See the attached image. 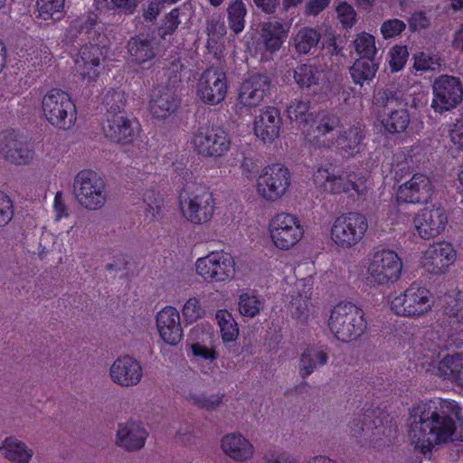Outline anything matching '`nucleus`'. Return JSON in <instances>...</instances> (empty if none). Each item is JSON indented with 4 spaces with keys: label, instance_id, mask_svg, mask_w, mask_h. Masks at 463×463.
<instances>
[{
    "label": "nucleus",
    "instance_id": "obj_1",
    "mask_svg": "<svg viewBox=\"0 0 463 463\" xmlns=\"http://www.w3.org/2000/svg\"><path fill=\"white\" fill-rule=\"evenodd\" d=\"M407 437L415 452L427 455L440 444L463 441L461 408L453 400H430L409 410Z\"/></svg>",
    "mask_w": 463,
    "mask_h": 463
},
{
    "label": "nucleus",
    "instance_id": "obj_2",
    "mask_svg": "<svg viewBox=\"0 0 463 463\" xmlns=\"http://www.w3.org/2000/svg\"><path fill=\"white\" fill-rule=\"evenodd\" d=\"M338 123L334 117L322 118L313 132L306 134V142L317 147L335 146L344 157L359 154L364 149V127L360 123L354 124L335 138L334 131Z\"/></svg>",
    "mask_w": 463,
    "mask_h": 463
},
{
    "label": "nucleus",
    "instance_id": "obj_3",
    "mask_svg": "<svg viewBox=\"0 0 463 463\" xmlns=\"http://www.w3.org/2000/svg\"><path fill=\"white\" fill-rule=\"evenodd\" d=\"M183 175L185 184L180 194L179 203L184 218L193 224L209 222L215 211L212 192L204 184L194 181L192 171L186 169Z\"/></svg>",
    "mask_w": 463,
    "mask_h": 463
},
{
    "label": "nucleus",
    "instance_id": "obj_4",
    "mask_svg": "<svg viewBox=\"0 0 463 463\" xmlns=\"http://www.w3.org/2000/svg\"><path fill=\"white\" fill-rule=\"evenodd\" d=\"M374 105L382 109L378 120L388 134L403 133L410 124V115L406 109L408 100L403 90L394 87L378 90L373 96Z\"/></svg>",
    "mask_w": 463,
    "mask_h": 463
},
{
    "label": "nucleus",
    "instance_id": "obj_5",
    "mask_svg": "<svg viewBox=\"0 0 463 463\" xmlns=\"http://www.w3.org/2000/svg\"><path fill=\"white\" fill-rule=\"evenodd\" d=\"M327 326L336 339L348 343L358 339L365 332L367 323L361 308L351 302L343 301L331 309Z\"/></svg>",
    "mask_w": 463,
    "mask_h": 463
},
{
    "label": "nucleus",
    "instance_id": "obj_6",
    "mask_svg": "<svg viewBox=\"0 0 463 463\" xmlns=\"http://www.w3.org/2000/svg\"><path fill=\"white\" fill-rule=\"evenodd\" d=\"M434 303L430 290L418 282H412L404 291L389 297V306L393 314L414 319L426 317Z\"/></svg>",
    "mask_w": 463,
    "mask_h": 463
},
{
    "label": "nucleus",
    "instance_id": "obj_7",
    "mask_svg": "<svg viewBox=\"0 0 463 463\" xmlns=\"http://www.w3.org/2000/svg\"><path fill=\"white\" fill-rule=\"evenodd\" d=\"M313 179L317 186L332 194L344 193L351 197H360L366 190L363 179L355 173L340 170L330 164L317 167Z\"/></svg>",
    "mask_w": 463,
    "mask_h": 463
},
{
    "label": "nucleus",
    "instance_id": "obj_8",
    "mask_svg": "<svg viewBox=\"0 0 463 463\" xmlns=\"http://www.w3.org/2000/svg\"><path fill=\"white\" fill-rule=\"evenodd\" d=\"M402 269V260L395 250L374 249L367 259L366 283L373 287L394 284L400 279Z\"/></svg>",
    "mask_w": 463,
    "mask_h": 463
},
{
    "label": "nucleus",
    "instance_id": "obj_9",
    "mask_svg": "<svg viewBox=\"0 0 463 463\" xmlns=\"http://www.w3.org/2000/svg\"><path fill=\"white\" fill-rule=\"evenodd\" d=\"M73 194L78 203L89 211L101 209L108 199L105 180L89 169L80 171L73 180Z\"/></svg>",
    "mask_w": 463,
    "mask_h": 463
},
{
    "label": "nucleus",
    "instance_id": "obj_10",
    "mask_svg": "<svg viewBox=\"0 0 463 463\" xmlns=\"http://www.w3.org/2000/svg\"><path fill=\"white\" fill-rule=\"evenodd\" d=\"M44 118L54 128L68 130L77 120L76 105L69 93L53 89L46 93L42 100Z\"/></svg>",
    "mask_w": 463,
    "mask_h": 463
},
{
    "label": "nucleus",
    "instance_id": "obj_11",
    "mask_svg": "<svg viewBox=\"0 0 463 463\" xmlns=\"http://www.w3.org/2000/svg\"><path fill=\"white\" fill-rule=\"evenodd\" d=\"M291 184V175L280 164L265 166L255 182L258 197L265 203H272L285 196Z\"/></svg>",
    "mask_w": 463,
    "mask_h": 463
},
{
    "label": "nucleus",
    "instance_id": "obj_12",
    "mask_svg": "<svg viewBox=\"0 0 463 463\" xmlns=\"http://www.w3.org/2000/svg\"><path fill=\"white\" fill-rule=\"evenodd\" d=\"M368 229L367 218L359 213L350 212L337 216L332 224L330 237L339 248L346 250L357 245Z\"/></svg>",
    "mask_w": 463,
    "mask_h": 463
},
{
    "label": "nucleus",
    "instance_id": "obj_13",
    "mask_svg": "<svg viewBox=\"0 0 463 463\" xmlns=\"http://www.w3.org/2000/svg\"><path fill=\"white\" fill-rule=\"evenodd\" d=\"M269 232L276 248L288 250L302 240L305 230L298 216L280 213L269 221Z\"/></svg>",
    "mask_w": 463,
    "mask_h": 463
},
{
    "label": "nucleus",
    "instance_id": "obj_14",
    "mask_svg": "<svg viewBox=\"0 0 463 463\" xmlns=\"http://www.w3.org/2000/svg\"><path fill=\"white\" fill-rule=\"evenodd\" d=\"M194 150L204 157L219 158L231 148L229 134L220 127L201 126L193 134Z\"/></svg>",
    "mask_w": 463,
    "mask_h": 463
},
{
    "label": "nucleus",
    "instance_id": "obj_15",
    "mask_svg": "<svg viewBox=\"0 0 463 463\" xmlns=\"http://www.w3.org/2000/svg\"><path fill=\"white\" fill-rule=\"evenodd\" d=\"M196 274L208 282H226L234 278L235 260L223 250L213 251L195 262Z\"/></svg>",
    "mask_w": 463,
    "mask_h": 463
},
{
    "label": "nucleus",
    "instance_id": "obj_16",
    "mask_svg": "<svg viewBox=\"0 0 463 463\" xmlns=\"http://www.w3.org/2000/svg\"><path fill=\"white\" fill-rule=\"evenodd\" d=\"M228 92L224 71L215 67L203 71L196 82V96L204 104L215 106L222 103Z\"/></svg>",
    "mask_w": 463,
    "mask_h": 463
},
{
    "label": "nucleus",
    "instance_id": "obj_17",
    "mask_svg": "<svg viewBox=\"0 0 463 463\" xmlns=\"http://www.w3.org/2000/svg\"><path fill=\"white\" fill-rule=\"evenodd\" d=\"M433 99L431 108L435 112L449 111L463 99V84L459 78L450 75H440L432 83Z\"/></svg>",
    "mask_w": 463,
    "mask_h": 463
},
{
    "label": "nucleus",
    "instance_id": "obj_18",
    "mask_svg": "<svg viewBox=\"0 0 463 463\" xmlns=\"http://www.w3.org/2000/svg\"><path fill=\"white\" fill-rule=\"evenodd\" d=\"M448 224L447 211L431 204L418 211L413 217V226L418 235L424 240L433 239L443 232Z\"/></svg>",
    "mask_w": 463,
    "mask_h": 463
},
{
    "label": "nucleus",
    "instance_id": "obj_19",
    "mask_svg": "<svg viewBox=\"0 0 463 463\" xmlns=\"http://www.w3.org/2000/svg\"><path fill=\"white\" fill-rule=\"evenodd\" d=\"M289 25L279 21H269L261 25L260 37L256 42V52L261 61H269L285 42Z\"/></svg>",
    "mask_w": 463,
    "mask_h": 463
},
{
    "label": "nucleus",
    "instance_id": "obj_20",
    "mask_svg": "<svg viewBox=\"0 0 463 463\" xmlns=\"http://www.w3.org/2000/svg\"><path fill=\"white\" fill-rule=\"evenodd\" d=\"M103 131L110 141L117 144L132 143L138 136L140 125L123 112L109 115L103 125Z\"/></svg>",
    "mask_w": 463,
    "mask_h": 463
},
{
    "label": "nucleus",
    "instance_id": "obj_21",
    "mask_svg": "<svg viewBox=\"0 0 463 463\" xmlns=\"http://www.w3.org/2000/svg\"><path fill=\"white\" fill-rule=\"evenodd\" d=\"M109 375L112 383L120 387H133L141 382L143 368L133 356L120 355L109 366Z\"/></svg>",
    "mask_w": 463,
    "mask_h": 463
},
{
    "label": "nucleus",
    "instance_id": "obj_22",
    "mask_svg": "<svg viewBox=\"0 0 463 463\" xmlns=\"http://www.w3.org/2000/svg\"><path fill=\"white\" fill-rule=\"evenodd\" d=\"M0 156L10 164L25 165L33 160L34 153L27 142L7 130L0 133Z\"/></svg>",
    "mask_w": 463,
    "mask_h": 463
},
{
    "label": "nucleus",
    "instance_id": "obj_23",
    "mask_svg": "<svg viewBox=\"0 0 463 463\" xmlns=\"http://www.w3.org/2000/svg\"><path fill=\"white\" fill-rule=\"evenodd\" d=\"M219 446L223 455L236 463L251 461L256 454L253 443L239 431L229 432L222 436Z\"/></svg>",
    "mask_w": 463,
    "mask_h": 463
},
{
    "label": "nucleus",
    "instance_id": "obj_24",
    "mask_svg": "<svg viewBox=\"0 0 463 463\" xmlns=\"http://www.w3.org/2000/svg\"><path fill=\"white\" fill-rule=\"evenodd\" d=\"M270 89V80L265 74H253L245 80L238 93V104L250 109L260 106Z\"/></svg>",
    "mask_w": 463,
    "mask_h": 463
},
{
    "label": "nucleus",
    "instance_id": "obj_25",
    "mask_svg": "<svg viewBox=\"0 0 463 463\" xmlns=\"http://www.w3.org/2000/svg\"><path fill=\"white\" fill-rule=\"evenodd\" d=\"M456 256V250L450 243L435 242L423 252L421 266L429 273L442 274L454 263Z\"/></svg>",
    "mask_w": 463,
    "mask_h": 463
},
{
    "label": "nucleus",
    "instance_id": "obj_26",
    "mask_svg": "<svg viewBox=\"0 0 463 463\" xmlns=\"http://www.w3.org/2000/svg\"><path fill=\"white\" fill-rule=\"evenodd\" d=\"M432 192L430 178L422 174H414L409 181L398 187L396 197L401 203L419 204L428 202Z\"/></svg>",
    "mask_w": 463,
    "mask_h": 463
},
{
    "label": "nucleus",
    "instance_id": "obj_27",
    "mask_svg": "<svg viewBox=\"0 0 463 463\" xmlns=\"http://www.w3.org/2000/svg\"><path fill=\"white\" fill-rule=\"evenodd\" d=\"M156 326L160 338L167 345H176L183 339L180 313L172 306H166L157 312Z\"/></svg>",
    "mask_w": 463,
    "mask_h": 463
},
{
    "label": "nucleus",
    "instance_id": "obj_28",
    "mask_svg": "<svg viewBox=\"0 0 463 463\" xmlns=\"http://www.w3.org/2000/svg\"><path fill=\"white\" fill-rule=\"evenodd\" d=\"M106 51L98 44L82 46L75 59V69L82 79L94 80L100 72L101 62L105 60Z\"/></svg>",
    "mask_w": 463,
    "mask_h": 463
},
{
    "label": "nucleus",
    "instance_id": "obj_29",
    "mask_svg": "<svg viewBox=\"0 0 463 463\" xmlns=\"http://www.w3.org/2000/svg\"><path fill=\"white\" fill-rule=\"evenodd\" d=\"M148 432L140 421L128 420L118 424L116 444L126 451H138L145 447Z\"/></svg>",
    "mask_w": 463,
    "mask_h": 463
},
{
    "label": "nucleus",
    "instance_id": "obj_30",
    "mask_svg": "<svg viewBox=\"0 0 463 463\" xmlns=\"http://www.w3.org/2000/svg\"><path fill=\"white\" fill-rule=\"evenodd\" d=\"M280 113L275 107L268 106L254 118V135L263 143H272L279 136Z\"/></svg>",
    "mask_w": 463,
    "mask_h": 463
},
{
    "label": "nucleus",
    "instance_id": "obj_31",
    "mask_svg": "<svg viewBox=\"0 0 463 463\" xmlns=\"http://www.w3.org/2000/svg\"><path fill=\"white\" fill-rule=\"evenodd\" d=\"M213 336L214 334L211 326L205 324L194 326L187 336L193 354L205 360H214L215 353L212 347Z\"/></svg>",
    "mask_w": 463,
    "mask_h": 463
},
{
    "label": "nucleus",
    "instance_id": "obj_32",
    "mask_svg": "<svg viewBox=\"0 0 463 463\" xmlns=\"http://www.w3.org/2000/svg\"><path fill=\"white\" fill-rule=\"evenodd\" d=\"M297 295L292 296L291 312L298 319H307L315 313V306L311 302L313 282L306 278L296 284Z\"/></svg>",
    "mask_w": 463,
    "mask_h": 463
},
{
    "label": "nucleus",
    "instance_id": "obj_33",
    "mask_svg": "<svg viewBox=\"0 0 463 463\" xmlns=\"http://www.w3.org/2000/svg\"><path fill=\"white\" fill-rule=\"evenodd\" d=\"M328 348L321 345H310L302 352L299 359L298 373L301 378L308 377L313 372L327 364Z\"/></svg>",
    "mask_w": 463,
    "mask_h": 463
},
{
    "label": "nucleus",
    "instance_id": "obj_34",
    "mask_svg": "<svg viewBox=\"0 0 463 463\" xmlns=\"http://www.w3.org/2000/svg\"><path fill=\"white\" fill-rule=\"evenodd\" d=\"M103 29V24L99 21L98 14L88 13L73 20L67 32V38L72 41L79 34H85L89 39H98L99 31Z\"/></svg>",
    "mask_w": 463,
    "mask_h": 463
},
{
    "label": "nucleus",
    "instance_id": "obj_35",
    "mask_svg": "<svg viewBox=\"0 0 463 463\" xmlns=\"http://www.w3.org/2000/svg\"><path fill=\"white\" fill-rule=\"evenodd\" d=\"M3 457L12 463H30L33 449L15 437L5 438L0 445Z\"/></svg>",
    "mask_w": 463,
    "mask_h": 463
},
{
    "label": "nucleus",
    "instance_id": "obj_36",
    "mask_svg": "<svg viewBox=\"0 0 463 463\" xmlns=\"http://www.w3.org/2000/svg\"><path fill=\"white\" fill-rule=\"evenodd\" d=\"M127 48L128 61L132 64L143 65L156 57V47L147 38L132 37Z\"/></svg>",
    "mask_w": 463,
    "mask_h": 463
},
{
    "label": "nucleus",
    "instance_id": "obj_37",
    "mask_svg": "<svg viewBox=\"0 0 463 463\" xmlns=\"http://www.w3.org/2000/svg\"><path fill=\"white\" fill-rule=\"evenodd\" d=\"M178 105L179 100L176 96L167 90L154 93L149 102V109L154 118L165 119L177 109Z\"/></svg>",
    "mask_w": 463,
    "mask_h": 463
},
{
    "label": "nucleus",
    "instance_id": "obj_38",
    "mask_svg": "<svg viewBox=\"0 0 463 463\" xmlns=\"http://www.w3.org/2000/svg\"><path fill=\"white\" fill-rule=\"evenodd\" d=\"M437 374L463 386V354H448L437 364Z\"/></svg>",
    "mask_w": 463,
    "mask_h": 463
},
{
    "label": "nucleus",
    "instance_id": "obj_39",
    "mask_svg": "<svg viewBox=\"0 0 463 463\" xmlns=\"http://www.w3.org/2000/svg\"><path fill=\"white\" fill-rule=\"evenodd\" d=\"M292 73L295 82L300 88H310L319 84L324 71L316 63H304L297 66Z\"/></svg>",
    "mask_w": 463,
    "mask_h": 463
},
{
    "label": "nucleus",
    "instance_id": "obj_40",
    "mask_svg": "<svg viewBox=\"0 0 463 463\" xmlns=\"http://www.w3.org/2000/svg\"><path fill=\"white\" fill-rule=\"evenodd\" d=\"M263 305V299L253 290L242 291L238 296L237 309L244 317H255Z\"/></svg>",
    "mask_w": 463,
    "mask_h": 463
},
{
    "label": "nucleus",
    "instance_id": "obj_41",
    "mask_svg": "<svg viewBox=\"0 0 463 463\" xmlns=\"http://www.w3.org/2000/svg\"><path fill=\"white\" fill-rule=\"evenodd\" d=\"M287 113L290 120L299 123L306 139V134L314 130L306 129L307 125L314 120L312 113H309V102L296 99L287 107Z\"/></svg>",
    "mask_w": 463,
    "mask_h": 463
},
{
    "label": "nucleus",
    "instance_id": "obj_42",
    "mask_svg": "<svg viewBox=\"0 0 463 463\" xmlns=\"http://www.w3.org/2000/svg\"><path fill=\"white\" fill-rule=\"evenodd\" d=\"M378 64L372 59H357L350 68L351 77L355 84L363 86L375 77Z\"/></svg>",
    "mask_w": 463,
    "mask_h": 463
},
{
    "label": "nucleus",
    "instance_id": "obj_43",
    "mask_svg": "<svg viewBox=\"0 0 463 463\" xmlns=\"http://www.w3.org/2000/svg\"><path fill=\"white\" fill-rule=\"evenodd\" d=\"M215 319L220 327L222 342L228 344L236 341L239 335V327L232 313L224 309L218 310Z\"/></svg>",
    "mask_w": 463,
    "mask_h": 463
},
{
    "label": "nucleus",
    "instance_id": "obj_44",
    "mask_svg": "<svg viewBox=\"0 0 463 463\" xmlns=\"http://www.w3.org/2000/svg\"><path fill=\"white\" fill-rule=\"evenodd\" d=\"M320 33L312 28L300 29L293 37V46L299 54H307L320 40Z\"/></svg>",
    "mask_w": 463,
    "mask_h": 463
},
{
    "label": "nucleus",
    "instance_id": "obj_45",
    "mask_svg": "<svg viewBox=\"0 0 463 463\" xmlns=\"http://www.w3.org/2000/svg\"><path fill=\"white\" fill-rule=\"evenodd\" d=\"M448 323L455 330L463 326V294H458L456 298H451L444 308Z\"/></svg>",
    "mask_w": 463,
    "mask_h": 463
},
{
    "label": "nucleus",
    "instance_id": "obj_46",
    "mask_svg": "<svg viewBox=\"0 0 463 463\" xmlns=\"http://www.w3.org/2000/svg\"><path fill=\"white\" fill-rule=\"evenodd\" d=\"M355 52L360 55L359 59H372L377 52L375 47V39L373 35L367 33H361L357 34L354 42Z\"/></svg>",
    "mask_w": 463,
    "mask_h": 463
},
{
    "label": "nucleus",
    "instance_id": "obj_47",
    "mask_svg": "<svg viewBox=\"0 0 463 463\" xmlns=\"http://www.w3.org/2000/svg\"><path fill=\"white\" fill-rule=\"evenodd\" d=\"M38 17L43 20L59 19L64 7V0H37Z\"/></svg>",
    "mask_w": 463,
    "mask_h": 463
},
{
    "label": "nucleus",
    "instance_id": "obj_48",
    "mask_svg": "<svg viewBox=\"0 0 463 463\" xmlns=\"http://www.w3.org/2000/svg\"><path fill=\"white\" fill-rule=\"evenodd\" d=\"M246 14V7L241 0H236L228 8V18L231 29L239 33L244 29V17Z\"/></svg>",
    "mask_w": 463,
    "mask_h": 463
},
{
    "label": "nucleus",
    "instance_id": "obj_49",
    "mask_svg": "<svg viewBox=\"0 0 463 463\" xmlns=\"http://www.w3.org/2000/svg\"><path fill=\"white\" fill-rule=\"evenodd\" d=\"M206 29L208 33L207 46L209 49L217 52L219 50L218 43L226 33V26L222 21L212 18L207 22Z\"/></svg>",
    "mask_w": 463,
    "mask_h": 463
},
{
    "label": "nucleus",
    "instance_id": "obj_50",
    "mask_svg": "<svg viewBox=\"0 0 463 463\" xmlns=\"http://www.w3.org/2000/svg\"><path fill=\"white\" fill-rule=\"evenodd\" d=\"M204 314L205 310L202 306L200 299L195 297L188 298L182 308L184 320L187 324L196 322L198 319L202 318Z\"/></svg>",
    "mask_w": 463,
    "mask_h": 463
},
{
    "label": "nucleus",
    "instance_id": "obj_51",
    "mask_svg": "<svg viewBox=\"0 0 463 463\" xmlns=\"http://www.w3.org/2000/svg\"><path fill=\"white\" fill-rule=\"evenodd\" d=\"M103 103L107 108V118L114 113L122 112L121 109L125 104L124 92L120 90H108L104 95Z\"/></svg>",
    "mask_w": 463,
    "mask_h": 463
},
{
    "label": "nucleus",
    "instance_id": "obj_52",
    "mask_svg": "<svg viewBox=\"0 0 463 463\" xmlns=\"http://www.w3.org/2000/svg\"><path fill=\"white\" fill-rule=\"evenodd\" d=\"M444 131L448 133L451 147L456 150H463V119L447 124Z\"/></svg>",
    "mask_w": 463,
    "mask_h": 463
},
{
    "label": "nucleus",
    "instance_id": "obj_53",
    "mask_svg": "<svg viewBox=\"0 0 463 463\" xmlns=\"http://www.w3.org/2000/svg\"><path fill=\"white\" fill-rule=\"evenodd\" d=\"M14 208L12 199L0 191V227L6 226L13 219Z\"/></svg>",
    "mask_w": 463,
    "mask_h": 463
},
{
    "label": "nucleus",
    "instance_id": "obj_54",
    "mask_svg": "<svg viewBox=\"0 0 463 463\" xmlns=\"http://www.w3.org/2000/svg\"><path fill=\"white\" fill-rule=\"evenodd\" d=\"M179 20V8H175L167 14L164 20L161 27L159 28V33L161 37L165 38L166 35L172 34L180 24Z\"/></svg>",
    "mask_w": 463,
    "mask_h": 463
},
{
    "label": "nucleus",
    "instance_id": "obj_55",
    "mask_svg": "<svg viewBox=\"0 0 463 463\" xmlns=\"http://www.w3.org/2000/svg\"><path fill=\"white\" fill-rule=\"evenodd\" d=\"M408 52L405 46H394L390 51L389 64L392 71L402 70L407 61Z\"/></svg>",
    "mask_w": 463,
    "mask_h": 463
},
{
    "label": "nucleus",
    "instance_id": "obj_56",
    "mask_svg": "<svg viewBox=\"0 0 463 463\" xmlns=\"http://www.w3.org/2000/svg\"><path fill=\"white\" fill-rule=\"evenodd\" d=\"M414 67L417 71H434L439 67V59L435 55L420 52L415 56Z\"/></svg>",
    "mask_w": 463,
    "mask_h": 463
},
{
    "label": "nucleus",
    "instance_id": "obj_57",
    "mask_svg": "<svg viewBox=\"0 0 463 463\" xmlns=\"http://www.w3.org/2000/svg\"><path fill=\"white\" fill-rule=\"evenodd\" d=\"M337 17L345 28L352 27L356 21L354 9L346 3H342L336 7Z\"/></svg>",
    "mask_w": 463,
    "mask_h": 463
},
{
    "label": "nucleus",
    "instance_id": "obj_58",
    "mask_svg": "<svg viewBox=\"0 0 463 463\" xmlns=\"http://www.w3.org/2000/svg\"><path fill=\"white\" fill-rule=\"evenodd\" d=\"M414 168V162L411 156L400 154L396 156L394 165L395 176L402 178L403 175L410 173Z\"/></svg>",
    "mask_w": 463,
    "mask_h": 463
},
{
    "label": "nucleus",
    "instance_id": "obj_59",
    "mask_svg": "<svg viewBox=\"0 0 463 463\" xmlns=\"http://www.w3.org/2000/svg\"><path fill=\"white\" fill-rule=\"evenodd\" d=\"M52 208L54 213V222H60L62 218H68L70 216L62 192L59 191L55 194Z\"/></svg>",
    "mask_w": 463,
    "mask_h": 463
},
{
    "label": "nucleus",
    "instance_id": "obj_60",
    "mask_svg": "<svg viewBox=\"0 0 463 463\" xmlns=\"http://www.w3.org/2000/svg\"><path fill=\"white\" fill-rule=\"evenodd\" d=\"M405 29V24L399 19H392L385 21L382 27L381 32L384 38H392L400 34Z\"/></svg>",
    "mask_w": 463,
    "mask_h": 463
},
{
    "label": "nucleus",
    "instance_id": "obj_61",
    "mask_svg": "<svg viewBox=\"0 0 463 463\" xmlns=\"http://www.w3.org/2000/svg\"><path fill=\"white\" fill-rule=\"evenodd\" d=\"M267 463H300L298 456L288 451L273 452L266 458Z\"/></svg>",
    "mask_w": 463,
    "mask_h": 463
},
{
    "label": "nucleus",
    "instance_id": "obj_62",
    "mask_svg": "<svg viewBox=\"0 0 463 463\" xmlns=\"http://www.w3.org/2000/svg\"><path fill=\"white\" fill-rule=\"evenodd\" d=\"M164 4L163 0H152L144 11L143 15L145 20L149 22L155 21L163 8Z\"/></svg>",
    "mask_w": 463,
    "mask_h": 463
},
{
    "label": "nucleus",
    "instance_id": "obj_63",
    "mask_svg": "<svg viewBox=\"0 0 463 463\" xmlns=\"http://www.w3.org/2000/svg\"><path fill=\"white\" fill-rule=\"evenodd\" d=\"M203 402L201 403V409H205L207 411H213L217 409L222 402V395L221 394H213L210 396L203 395Z\"/></svg>",
    "mask_w": 463,
    "mask_h": 463
},
{
    "label": "nucleus",
    "instance_id": "obj_64",
    "mask_svg": "<svg viewBox=\"0 0 463 463\" xmlns=\"http://www.w3.org/2000/svg\"><path fill=\"white\" fill-rule=\"evenodd\" d=\"M439 357V346L433 345L426 354H423L422 365L428 364L430 367H435Z\"/></svg>",
    "mask_w": 463,
    "mask_h": 463
}]
</instances>
